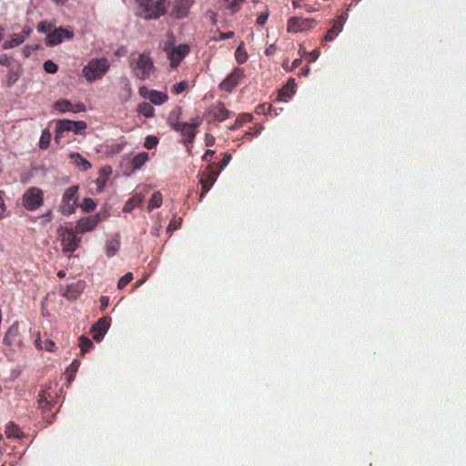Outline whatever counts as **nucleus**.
I'll return each mask as SVG.
<instances>
[{"label": "nucleus", "mask_w": 466, "mask_h": 466, "mask_svg": "<svg viewBox=\"0 0 466 466\" xmlns=\"http://www.w3.org/2000/svg\"><path fill=\"white\" fill-rule=\"evenodd\" d=\"M168 41L165 43L163 50L170 61V66L177 68L181 61L189 54L190 47L187 44H180L176 46L174 45L175 37L172 33L168 34Z\"/></svg>", "instance_id": "f257e3e1"}, {"label": "nucleus", "mask_w": 466, "mask_h": 466, "mask_svg": "<svg viewBox=\"0 0 466 466\" xmlns=\"http://www.w3.org/2000/svg\"><path fill=\"white\" fill-rule=\"evenodd\" d=\"M109 67L110 64L106 58H94L84 66L82 72L88 82H93L101 78Z\"/></svg>", "instance_id": "f03ea898"}, {"label": "nucleus", "mask_w": 466, "mask_h": 466, "mask_svg": "<svg viewBox=\"0 0 466 466\" xmlns=\"http://www.w3.org/2000/svg\"><path fill=\"white\" fill-rule=\"evenodd\" d=\"M130 66L135 76L141 80L149 78L150 74L155 70L150 54L147 52L140 54Z\"/></svg>", "instance_id": "7ed1b4c3"}, {"label": "nucleus", "mask_w": 466, "mask_h": 466, "mask_svg": "<svg viewBox=\"0 0 466 466\" xmlns=\"http://www.w3.org/2000/svg\"><path fill=\"white\" fill-rule=\"evenodd\" d=\"M87 127L85 121H73L68 119L57 120L56 123L55 141L59 143L60 137L65 132H73L81 135Z\"/></svg>", "instance_id": "20e7f679"}, {"label": "nucleus", "mask_w": 466, "mask_h": 466, "mask_svg": "<svg viewBox=\"0 0 466 466\" xmlns=\"http://www.w3.org/2000/svg\"><path fill=\"white\" fill-rule=\"evenodd\" d=\"M145 7L144 17L146 19H157L166 14V10L169 5L168 0H138Z\"/></svg>", "instance_id": "39448f33"}, {"label": "nucleus", "mask_w": 466, "mask_h": 466, "mask_svg": "<svg viewBox=\"0 0 466 466\" xmlns=\"http://www.w3.org/2000/svg\"><path fill=\"white\" fill-rule=\"evenodd\" d=\"M168 124L172 129L175 131H177L185 137L184 144L187 147V149L189 150V145L193 143V140L197 135L196 128L199 126V123H186V122H179L177 120L172 121L171 119L168 120Z\"/></svg>", "instance_id": "423d86ee"}, {"label": "nucleus", "mask_w": 466, "mask_h": 466, "mask_svg": "<svg viewBox=\"0 0 466 466\" xmlns=\"http://www.w3.org/2000/svg\"><path fill=\"white\" fill-rule=\"evenodd\" d=\"M22 203L25 209L36 210L44 203L43 190L35 187H29L23 195Z\"/></svg>", "instance_id": "0eeeda50"}, {"label": "nucleus", "mask_w": 466, "mask_h": 466, "mask_svg": "<svg viewBox=\"0 0 466 466\" xmlns=\"http://www.w3.org/2000/svg\"><path fill=\"white\" fill-rule=\"evenodd\" d=\"M317 25L318 22L314 18L293 16L288 20L287 31L293 34L306 32L315 28Z\"/></svg>", "instance_id": "6e6552de"}, {"label": "nucleus", "mask_w": 466, "mask_h": 466, "mask_svg": "<svg viewBox=\"0 0 466 466\" xmlns=\"http://www.w3.org/2000/svg\"><path fill=\"white\" fill-rule=\"evenodd\" d=\"M231 112L225 106V104L218 101L209 106L205 116L208 123L215 121L223 122L229 118Z\"/></svg>", "instance_id": "1a4fd4ad"}, {"label": "nucleus", "mask_w": 466, "mask_h": 466, "mask_svg": "<svg viewBox=\"0 0 466 466\" xmlns=\"http://www.w3.org/2000/svg\"><path fill=\"white\" fill-rule=\"evenodd\" d=\"M245 76L244 69L235 67L232 72L219 84V88L230 93Z\"/></svg>", "instance_id": "9d476101"}, {"label": "nucleus", "mask_w": 466, "mask_h": 466, "mask_svg": "<svg viewBox=\"0 0 466 466\" xmlns=\"http://www.w3.org/2000/svg\"><path fill=\"white\" fill-rule=\"evenodd\" d=\"M61 243L63 247V252H74L79 246L81 238H78L76 233L71 229L66 228L63 233L60 234Z\"/></svg>", "instance_id": "9b49d317"}, {"label": "nucleus", "mask_w": 466, "mask_h": 466, "mask_svg": "<svg viewBox=\"0 0 466 466\" xmlns=\"http://www.w3.org/2000/svg\"><path fill=\"white\" fill-rule=\"evenodd\" d=\"M73 36L74 34L72 31L62 27L55 28L52 32L46 35V44L48 46H54L60 44L63 39H71Z\"/></svg>", "instance_id": "f8f14e48"}, {"label": "nucleus", "mask_w": 466, "mask_h": 466, "mask_svg": "<svg viewBox=\"0 0 466 466\" xmlns=\"http://www.w3.org/2000/svg\"><path fill=\"white\" fill-rule=\"evenodd\" d=\"M138 94L146 99H149L154 105L160 106L167 101L168 96L166 93L157 90H149L147 86H140Z\"/></svg>", "instance_id": "ddd939ff"}, {"label": "nucleus", "mask_w": 466, "mask_h": 466, "mask_svg": "<svg viewBox=\"0 0 466 466\" xmlns=\"http://www.w3.org/2000/svg\"><path fill=\"white\" fill-rule=\"evenodd\" d=\"M3 343L13 350L21 347L22 341L17 322H15L9 327L3 339Z\"/></svg>", "instance_id": "4468645a"}, {"label": "nucleus", "mask_w": 466, "mask_h": 466, "mask_svg": "<svg viewBox=\"0 0 466 466\" xmlns=\"http://www.w3.org/2000/svg\"><path fill=\"white\" fill-rule=\"evenodd\" d=\"M111 319L108 316L100 318L91 328V332L94 333L93 339L100 341L110 327Z\"/></svg>", "instance_id": "2eb2a0df"}, {"label": "nucleus", "mask_w": 466, "mask_h": 466, "mask_svg": "<svg viewBox=\"0 0 466 466\" xmlns=\"http://www.w3.org/2000/svg\"><path fill=\"white\" fill-rule=\"evenodd\" d=\"M49 390L50 388L43 390L38 395L39 408L42 410L44 414L52 410L56 399L57 398V393L52 395Z\"/></svg>", "instance_id": "dca6fc26"}, {"label": "nucleus", "mask_w": 466, "mask_h": 466, "mask_svg": "<svg viewBox=\"0 0 466 466\" xmlns=\"http://www.w3.org/2000/svg\"><path fill=\"white\" fill-rule=\"evenodd\" d=\"M219 171L214 169L213 165H208L207 167V175H204L200 177V184L202 187V192L200 195V198L211 188L213 184L215 183Z\"/></svg>", "instance_id": "f3484780"}, {"label": "nucleus", "mask_w": 466, "mask_h": 466, "mask_svg": "<svg viewBox=\"0 0 466 466\" xmlns=\"http://www.w3.org/2000/svg\"><path fill=\"white\" fill-rule=\"evenodd\" d=\"M99 221H100V217L98 214H96L95 216H90V217L81 218L76 223V230L77 233H81V234L91 231L97 226Z\"/></svg>", "instance_id": "a211bd4d"}, {"label": "nucleus", "mask_w": 466, "mask_h": 466, "mask_svg": "<svg viewBox=\"0 0 466 466\" xmlns=\"http://www.w3.org/2000/svg\"><path fill=\"white\" fill-rule=\"evenodd\" d=\"M191 0H174L170 15L176 18L181 19L188 15Z\"/></svg>", "instance_id": "6ab92c4d"}, {"label": "nucleus", "mask_w": 466, "mask_h": 466, "mask_svg": "<svg viewBox=\"0 0 466 466\" xmlns=\"http://www.w3.org/2000/svg\"><path fill=\"white\" fill-rule=\"evenodd\" d=\"M32 29L30 27H25L20 34H13L10 35V40H6L3 44L4 49H10L20 46L26 37L30 35Z\"/></svg>", "instance_id": "aec40b11"}, {"label": "nucleus", "mask_w": 466, "mask_h": 466, "mask_svg": "<svg viewBox=\"0 0 466 466\" xmlns=\"http://www.w3.org/2000/svg\"><path fill=\"white\" fill-rule=\"evenodd\" d=\"M111 174H112V167L110 166H105L99 170L98 177L95 181V183L96 185V191L98 193H101L104 190V188L106 185V182L108 180V177H110Z\"/></svg>", "instance_id": "412c9836"}, {"label": "nucleus", "mask_w": 466, "mask_h": 466, "mask_svg": "<svg viewBox=\"0 0 466 466\" xmlns=\"http://www.w3.org/2000/svg\"><path fill=\"white\" fill-rule=\"evenodd\" d=\"M295 79L290 78L287 84L279 91L278 100H285L295 94Z\"/></svg>", "instance_id": "4be33fe9"}, {"label": "nucleus", "mask_w": 466, "mask_h": 466, "mask_svg": "<svg viewBox=\"0 0 466 466\" xmlns=\"http://www.w3.org/2000/svg\"><path fill=\"white\" fill-rule=\"evenodd\" d=\"M69 157L73 160L74 164L82 170L86 171L92 167L91 163L83 157V156L78 152H71Z\"/></svg>", "instance_id": "5701e85b"}, {"label": "nucleus", "mask_w": 466, "mask_h": 466, "mask_svg": "<svg viewBox=\"0 0 466 466\" xmlns=\"http://www.w3.org/2000/svg\"><path fill=\"white\" fill-rule=\"evenodd\" d=\"M120 248V237L116 234L113 238L106 241V253L107 257L115 256Z\"/></svg>", "instance_id": "b1692460"}, {"label": "nucleus", "mask_w": 466, "mask_h": 466, "mask_svg": "<svg viewBox=\"0 0 466 466\" xmlns=\"http://www.w3.org/2000/svg\"><path fill=\"white\" fill-rule=\"evenodd\" d=\"M5 436L10 438H16L20 439L23 437V432L20 430V428L15 424L13 421H9L5 428Z\"/></svg>", "instance_id": "393cba45"}, {"label": "nucleus", "mask_w": 466, "mask_h": 466, "mask_svg": "<svg viewBox=\"0 0 466 466\" xmlns=\"http://www.w3.org/2000/svg\"><path fill=\"white\" fill-rule=\"evenodd\" d=\"M143 202V197L139 194H137L135 196H133L131 198H129L124 208H123V212L125 213H129L131 212L135 208L140 206Z\"/></svg>", "instance_id": "a878e982"}, {"label": "nucleus", "mask_w": 466, "mask_h": 466, "mask_svg": "<svg viewBox=\"0 0 466 466\" xmlns=\"http://www.w3.org/2000/svg\"><path fill=\"white\" fill-rule=\"evenodd\" d=\"M35 346L40 350H46L49 352H54L56 350V343L51 339H41L40 336L35 339Z\"/></svg>", "instance_id": "bb28decb"}, {"label": "nucleus", "mask_w": 466, "mask_h": 466, "mask_svg": "<svg viewBox=\"0 0 466 466\" xmlns=\"http://www.w3.org/2000/svg\"><path fill=\"white\" fill-rule=\"evenodd\" d=\"M253 120V116L249 113H243L239 115L235 120L234 124L229 127L230 130H236L240 128L244 123L251 122Z\"/></svg>", "instance_id": "cd10ccee"}, {"label": "nucleus", "mask_w": 466, "mask_h": 466, "mask_svg": "<svg viewBox=\"0 0 466 466\" xmlns=\"http://www.w3.org/2000/svg\"><path fill=\"white\" fill-rule=\"evenodd\" d=\"M248 55L245 49L244 43L241 42L235 51V59L238 65H242L247 62Z\"/></svg>", "instance_id": "c85d7f7f"}, {"label": "nucleus", "mask_w": 466, "mask_h": 466, "mask_svg": "<svg viewBox=\"0 0 466 466\" xmlns=\"http://www.w3.org/2000/svg\"><path fill=\"white\" fill-rule=\"evenodd\" d=\"M148 160V154L147 152H140L136 155L132 159V167L134 169L141 168Z\"/></svg>", "instance_id": "c756f323"}, {"label": "nucleus", "mask_w": 466, "mask_h": 466, "mask_svg": "<svg viewBox=\"0 0 466 466\" xmlns=\"http://www.w3.org/2000/svg\"><path fill=\"white\" fill-rule=\"evenodd\" d=\"M137 112L146 117H152L155 115V108L150 103L143 102L137 106Z\"/></svg>", "instance_id": "7c9ffc66"}, {"label": "nucleus", "mask_w": 466, "mask_h": 466, "mask_svg": "<svg viewBox=\"0 0 466 466\" xmlns=\"http://www.w3.org/2000/svg\"><path fill=\"white\" fill-rule=\"evenodd\" d=\"M162 204V194L159 191H156L152 194L148 205L147 210L152 211L154 208H159Z\"/></svg>", "instance_id": "2f4dec72"}, {"label": "nucleus", "mask_w": 466, "mask_h": 466, "mask_svg": "<svg viewBox=\"0 0 466 466\" xmlns=\"http://www.w3.org/2000/svg\"><path fill=\"white\" fill-rule=\"evenodd\" d=\"M79 347L80 353L83 356L94 347V343L91 339L82 335L79 337Z\"/></svg>", "instance_id": "473e14b6"}, {"label": "nucleus", "mask_w": 466, "mask_h": 466, "mask_svg": "<svg viewBox=\"0 0 466 466\" xmlns=\"http://www.w3.org/2000/svg\"><path fill=\"white\" fill-rule=\"evenodd\" d=\"M73 104L66 99L57 100L55 104V108L61 113L65 112H72L73 111Z\"/></svg>", "instance_id": "72a5a7b5"}, {"label": "nucleus", "mask_w": 466, "mask_h": 466, "mask_svg": "<svg viewBox=\"0 0 466 466\" xmlns=\"http://www.w3.org/2000/svg\"><path fill=\"white\" fill-rule=\"evenodd\" d=\"M77 191H78V187L77 186H72V187H68L65 191V193L63 195V198H62V200L63 201H68V202H74V201L76 202Z\"/></svg>", "instance_id": "f704fd0d"}, {"label": "nucleus", "mask_w": 466, "mask_h": 466, "mask_svg": "<svg viewBox=\"0 0 466 466\" xmlns=\"http://www.w3.org/2000/svg\"><path fill=\"white\" fill-rule=\"evenodd\" d=\"M51 141V133L48 129H45L42 132V135L39 139V147L41 149H46L49 147Z\"/></svg>", "instance_id": "c9c22d12"}, {"label": "nucleus", "mask_w": 466, "mask_h": 466, "mask_svg": "<svg viewBox=\"0 0 466 466\" xmlns=\"http://www.w3.org/2000/svg\"><path fill=\"white\" fill-rule=\"evenodd\" d=\"M76 206L77 205H76V201L68 202V201L62 200V204L60 206V210L64 215L68 216L75 212Z\"/></svg>", "instance_id": "e433bc0d"}, {"label": "nucleus", "mask_w": 466, "mask_h": 466, "mask_svg": "<svg viewBox=\"0 0 466 466\" xmlns=\"http://www.w3.org/2000/svg\"><path fill=\"white\" fill-rule=\"evenodd\" d=\"M187 88H188V82L186 80H183L179 83L173 85L171 87V92L174 95H179V94L183 93L185 90H187Z\"/></svg>", "instance_id": "4c0bfd02"}, {"label": "nucleus", "mask_w": 466, "mask_h": 466, "mask_svg": "<svg viewBox=\"0 0 466 466\" xmlns=\"http://www.w3.org/2000/svg\"><path fill=\"white\" fill-rule=\"evenodd\" d=\"M55 29V25L48 21H42L37 25V30L40 33L49 34Z\"/></svg>", "instance_id": "58836bf2"}, {"label": "nucleus", "mask_w": 466, "mask_h": 466, "mask_svg": "<svg viewBox=\"0 0 466 466\" xmlns=\"http://www.w3.org/2000/svg\"><path fill=\"white\" fill-rule=\"evenodd\" d=\"M20 77V72L18 70L15 71L10 69L6 76V85L8 86H12Z\"/></svg>", "instance_id": "ea45409f"}, {"label": "nucleus", "mask_w": 466, "mask_h": 466, "mask_svg": "<svg viewBox=\"0 0 466 466\" xmlns=\"http://www.w3.org/2000/svg\"><path fill=\"white\" fill-rule=\"evenodd\" d=\"M273 106L268 104H259L255 108V113L258 115H271Z\"/></svg>", "instance_id": "a19ab883"}, {"label": "nucleus", "mask_w": 466, "mask_h": 466, "mask_svg": "<svg viewBox=\"0 0 466 466\" xmlns=\"http://www.w3.org/2000/svg\"><path fill=\"white\" fill-rule=\"evenodd\" d=\"M96 207V204L90 198H84L83 203L81 205L82 209L87 213L95 210Z\"/></svg>", "instance_id": "79ce46f5"}, {"label": "nucleus", "mask_w": 466, "mask_h": 466, "mask_svg": "<svg viewBox=\"0 0 466 466\" xmlns=\"http://www.w3.org/2000/svg\"><path fill=\"white\" fill-rule=\"evenodd\" d=\"M344 15H340L333 20L331 29L339 34L343 29Z\"/></svg>", "instance_id": "37998d69"}, {"label": "nucleus", "mask_w": 466, "mask_h": 466, "mask_svg": "<svg viewBox=\"0 0 466 466\" xmlns=\"http://www.w3.org/2000/svg\"><path fill=\"white\" fill-rule=\"evenodd\" d=\"M344 15H340L333 20L331 29L339 34L343 29Z\"/></svg>", "instance_id": "c03bdc74"}, {"label": "nucleus", "mask_w": 466, "mask_h": 466, "mask_svg": "<svg viewBox=\"0 0 466 466\" xmlns=\"http://www.w3.org/2000/svg\"><path fill=\"white\" fill-rule=\"evenodd\" d=\"M261 126H257L253 128H250L248 131L245 132L242 138L246 140H250L252 137L258 136L261 132Z\"/></svg>", "instance_id": "a18cd8bd"}, {"label": "nucleus", "mask_w": 466, "mask_h": 466, "mask_svg": "<svg viewBox=\"0 0 466 466\" xmlns=\"http://www.w3.org/2000/svg\"><path fill=\"white\" fill-rule=\"evenodd\" d=\"M133 279V273L127 272L123 277H121L117 282V288L119 289L125 288L127 284H129Z\"/></svg>", "instance_id": "49530a36"}, {"label": "nucleus", "mask_w": 466, "mask_h": 466, "mask_svg": "<svg viewBox=\"0 0 466 466\" xmlns=\"http://www.w3.org/2000/svg\"><path fill=\"white\" fill-rule=\"evenodd\" d=\"M44 69L46 73L55 74L57 72L58 66L52 60H46L44 63Z\"/></svg>", "instance_id": "de8ad7c7"}, {"label": "nucleus", "mask_w": 466, "mask_h": 466, "mask_svg": "<svg viewBox=\"0 0 466 466\" xmlns=\"http://www.w3.org/2000/svg\"><path fill=\"white\" fill-rule=\"evenodd\" d=\"M158 143V139L157 137L147 136L145 139L144 147L147 149L154 148Z\"/></svg>", "instance_id": "09e8293b"}, {"label": "nucleus", "mask_w": 466, "mask_h": 466, "mask_svg": "<svg viewBox=\"0 0 466 466\" xmlns=\"http://www.w3.org/2000/svg\"><path fill=\"white\" fill-rule=\"evenodd\" d=\"M244 2L245 0H232L228 5V9L232 14H234L240 9V6Z\"/></svg>", "instance_id": "8fccbe9b"}, {"label": "nucleus", "mask_w": 466, "mask_h": 466, "mask_svg": "<svg viewBox=\"0 0 466 466\" xmlns=\"http://www.w3.org/2000/svg\"><path fill=\"white\" fill-rule=\"evenodd\" d=\"M80 366V361L77 360H74L70 366L67 368L66 372H70L69 380L73 377L74 373H76Z\"/></svg>", "instance_id": "3c124183"}, {"label": "nucleus", "mask_w": 466, "mask_h": 466, "mask_svg": "<svg viewBox=\"0 0 466 466\" xmlns=\"http://www.w3.org/2000/svg\"><path fill=\"white\" fill-rule=\"evenodd\" d=\"M339 34L337 32H335V30L333 29H329L327 34L325 35V36L323 37L322 41L323 42H330L332 40H334V38L338 35Z\"/></svg>", "instance_id": "603ef678"}, {"label": "nucleus", "mask_w": 466, "mask_h": 466, "mask_svg": "<svg viewBox=\"0 0 466 466\" xmlns=\"http://www.w3.org/2000/svg\"><path fill=\"white\" fill-rule=\"evenodd\" d=\"M231 159H232L231 155L229 153H225L223 156V158L219 162L220 169L225 168L228 166V164L230 162Z\"/></svg>", "instance_id": "864d4df0"}, {"label": "nucleus", "mask_w": 466, "mask_h": 466, "mask_svg": "<svg viewBox=\"0 0 466 466\" xmlns=\"http://www.w3.org/2000/svg\"><path fill=\"white\" fill-rule=\"evenodd\" d=\"M3 195H4V192L0 190V219L5 218V209H6Z\"/></svg>", "instance_id": "5fc2aeb1"}, {"label": "nucleus", "mask_w": 466, "mask_h": 466, "mask_svg": "<svg viewBox=\"0 0 466 466\" xmlns=\"http://www.w3.org/2000/svg\"><path fill=\"white\" fill-rule=\"evenodd\" d=\"M268 12H264V13H261L258 18H257V23L259 25H264L267 21H268Z\"/></svg>", "instance_id": "6e6d98bb"}, {"label": "nucleus", "mask_w": 466, "mask_h": 466, "mask_svg": "<svg viewBox=\"0 0 466 466\" xmlns=\"http://www.w3.org/2000/svg\"><path fill=\"white\" fill-rule=\"evenodd\" d=\"M235 33L233 31H228V32H219L218 33V40H226V39H229V38H232L234 36Z\"/></svg>", "instance_id": "4d7b16f0"}, {"label": "nucleus", "mask_w": 466, "mask_h": 466, "mask_svg": "<svg viewBox=\"0 0 466 466\" xmlns=\"http://www.w3.org/2000/svg\"><path fill=\"white\" fill-rule=\"evenodd\" d=\"M215 154V151L214 150H211V149H207L206 152L204 153L203 157H202V160L204 162H210L213 156Z\"/></svg>", "instance_id": "13d9d810"}, {"label": "nucleus", "mask_w": 466, "mask_h": 466, "mask_svg": "<svg viewBox=\"0 0 466 466\" xmlns=\"http://www.w3.org/2000/svg\"><path fill=\"white\" fill-rule=\"evenodd\" d=\"M215 144V137L207 133L205 135V145L207 147H212Z\"/></svg>", "instance_id": "bf43d9fd"}, {"label": "nucleus", "mask_w": 466, "mask_h": 466, "mask_svg": "<svg viewBox=\"0 0 466 466\" xmlns=\"http://www.w3.org/2000/svg\"><path fill=\"white\" fill-rule=\"evenodd\" d=\"M0 65L4 66H10V59L7 56V55H0Z\"/></svg>", "instance_id": "052dcab7"}, {"label": "nucleus", "mask_w": 466, "mask_h": 466, "mask_svg": "<svg viewBox=\"0 0 466 466\" xmlns=\"http://www.w3.org/2000/svg\"><path fill=\"white\" fill-rule=\"evenodd\" d=\"M308 55L311 57L310 62H313L319 58L320 51L319 48H316L312 52L308 53Z\"/></svg>", "instance_id": "680f3d73"}, {"label": "nucleus", "mask_w": 466, "mask_h": 466, "mask_svg": "<svg viewBox=\"0 0 466 466\" xmlns=\"http://www.w3.org/2000/svg\"><path fill=\"white\" fill-rule=\"evenodd\" d=\"M100 303H101V309L102 310H105L106 308L108 306L109 304V298L106 297V296H102L100 298Z\"/></svg>", "instance_id": "e2e57ef3"}, {"label": "nucleus", "mask_w": 466, "mask_h": 466, "mask_svg": "<svg viewBox=\"0 0 466 466\" xmlns=\"http://www.w3.org/2000/svg\"><path fill=\"white\" fill-rule=\"evenodd\" d=\"M276 49H277L276 45L275 44H271V45H269L266 48L265 55L266 56H272L275 53Z\"/></svg>", "instance_id": "0e129e2a"}, {"label": "nucleus", "mask_w": 466, "mask_h": 466, "mask_svg": "<svg viewBox=\"0 0 466 466\" xmlns=\"http://www.w3.org/2000/svg\"><path fill=\"white\" fill-rule=\"evenodd\" d=\"M85 110H86V106L83 104L79 103V104L73 106L72 112L77 113V112H84Z\"/></svg>", "instance_id": "69168bd1"}, {"label": "nucleus", "mask_w": 466, "mask_h": 466, "mask_svg": "<svg viewBox=\"0 0 466 466\" xmlns=\"http://www.w3.org/2000/svg\"><path fill=\"white\" fill-rule=\"evenodd\" d=\"M147 277H148V274H145L140 279L137 280V282L134 285L135 288H137V287L143 285L146 282Z\"/></svg>", "instance_id": "338daca9"}, {"label": "nucleus", "mask_w": 466, "mask_h": 466, "mask_svg": "<svg viewBox=\"0 0 466 466\" xmlns=\"http://www.w3.org/2000/svg\"><path fill=\"white\" fill-rule=\"evenodd\" d=\"M42 218L46 220V221H51L52 219V211L51 210H48L47 212H46Z\"/></svg>", "instance_id": "774afa93"}]
</instances>
